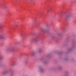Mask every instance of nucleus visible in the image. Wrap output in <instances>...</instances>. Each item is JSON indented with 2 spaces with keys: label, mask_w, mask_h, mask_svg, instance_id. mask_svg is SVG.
Segmentation results:
<instances>
[{
  "label": "nucleus",
  "mask_w": 76,
  "mask_h": 76,
  "mask_svg": "<svg viewBox=\"0 0 76 76\" xmlns=\"http://www.w3.org/2000/svg\"><path fill=\"white\" fill-rule=\"evenodd\" d=\"M32 41H37V39L35 38H34L32 39Z\"/></svg>",
  "instance_id": "2"
},
{
  "label": "nucleus",
  "mask_w": 76,
  "mask_h": 76,
  "mask_svg": "<svg viewBox=\"0 0 76 76\" xmlns=\"http://www.w3.org/2000/svg\"><path fill=\"white\" fill-rule=\"evenodd\" d=\"M15 26H18V25H16Z\"/></svg>",
  "instance_id": "7"
},
{
  "label": "nucleus",
  "mask_w": 76,
  "mask_h": 76,
  "mask_svg": "<svg viewBox=\"0 0 76 76\" xmlns=\"http://www.w3.org/2000/svg\"><path fill=\"white\" fill-rule=\"evenodd\" d=\"M21 36H22V34H21L20 35V37H21Z\"/></svg>",
  "instance_id": "5"
},
{
  "label": "nucleus",
  "mask_w": 76,
  "mask_h": 76,
  "mask_svg": "<svg viewBox=\"0 0 76 76\" xmlns=\"http://www.w3.org/2000/svg\"><path fill=\"white\" fill-rule=\"evenodd\" d=\"M45 31V28H44L43 30H42V31Z\"/></svg>",
  "instance_id": "3"
},
{
  "label": "nucleus",
  "mask_w": 76,
  "mask_h": 76,
  "mask_svg": "<svg viewBox=\"0 0 76 76\" xmlns=\"http://www.w3.org/2000/svg\"><path fill=\"white\" fill-rule=\"evenodd\" d=\"M2 28L1 26V25H0V29H1Z\"/></svg>",
  "instance_id": "4"
},
{
  "label": "nucleus",
  "mask_w": 76,
  "mask_h": 76,
  "mask_svg": "<svg viewBox=\"0 0 76 76\" xmlns=\"http://www.w3.org/2000/svg\"><path fill=\"white\" fill-rule=\"evenodd\" d=\"M1 57H0V60H1Z\"/></svg>",
  "instance_id": "6"
},
{
  "label": "nucleus",
  "mask_w": 76,
  "mask_h": 76,
  "mask_svg": "<svg viewBox=\"0 0 76 76\" xmlns=\"http://www.w3.org/2000/svg\"><path fill=\"white\" fill-rule=\"evenodd\" d=\"M12 50H13V49H12Z\"/></svg>",
  "instance_id": "8"
},
{
  "label": "nucleus",
  "mask_w": 76,
  "mask_h": 76,
  "mask_svg": "<svg viewBox=\"0 0 76 76\" xmlns=\"http://www.w3.org/2000/svg\"><path fill=\"white\" fill-rule=\"evenodd\" d=\"M5 35L4 34H2L0 35V39H2L4 38Z\"/></svg>",
  "instance_id": "1"
}]
</instances>
